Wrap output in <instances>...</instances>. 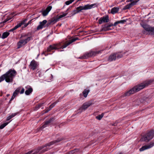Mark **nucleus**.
<instances>
[{
    "mask_svg": "<svg viewBox=\"0 0 154 154\" xmlns=\"http://www.w3.org/2000/svg\"><path fill=\"white\" fill-rule=\"evenodd\" d=\"M32 89L31 88L29 87L27 90L25 92V94L26 95H29L32 93Z\"/></svg>",
    "mask_w": 154,
    "mask_h": 154,
    "instance_id": "20",
    "label": "nucleus"
},
{
    "mask_svg": "<svg viewBox=\"0 0 154 154\" xmlns=\"http://www.w3.org/2000/svg\"><path fill=\"white\" fill-rule=\"evenodd\" d=\"M92 104V102L89 101L85 103L82 106L80 107L79 110L80 112H82L86 109L89 107Z\"/></svg>",
    "mask_w": 154,
    "mask_h": 154,
    "instance_id": "7",
    "label": "nucleus"
},
{
    "mask_svg": "<svg viewBox=\"0 0 154 154\" xmlns=\"http://www.w3.org/2000/svg\"><path fill=\"white\" fill-rule=\"evenodd\" d=\"M29 87V86H27L26 87V88H27V87L28 88V87Z\"/></svg>",
    "mask_w": 154,
    "mask_h": 154,
    "instance_id": "41",
    "label": "nucleus"
},
{
    "mask_svg": "<svg viewBox=\"0 0 154 154\" xmlns=\"http://www.w3.org/2000/svg\"><path fill=\"white\" fill-rule=\"evenodd\" d=\"M9 123L8 122H5L2 125L0 126V129H2L3 128H4L6 125H7L8 123Z\"/></svg>",
    "mask_w": 154,
    "mask_h": 154,
    "instance_id": "28",
    "label": "nucleus"
},
{
    "mask_svg": "<svg viewBox=\"0 0 154 154\" xmlns=\"http://www.w3.org/2000/svg\"><path fill=\"white\" fill-rule=\"evenodd\" d=\"M89 91L88 90H85L83 92V95L85 97H86Z\"/></svg>",
    "mask_w": 154,
    "mask_h": 154,
    "instance_id": "24",
    "label": "nucleus"
},
{
    "mask_svg": "<svg viewBox=\"0 0 154 154\" xmlns=\"http://www.w3.org/2000/svg\"><path fill=\"white\" fill-rule=\"evenodd\" d=\"M69 10V9H68L66 12L65 13H63L62 14L60 15H57V20H59L61 18L65 17L68 14V13L67 12V11Z\"/></svg>",
    "mask_w": 154,
    "mask_h": 154,
    "instance_id": "17",
    "label": "nucleus"
},
{
    "mask_svg": "<svg viewBox=\"0 0 154 154\" xmlns=\"http://www.w3.org/2000/svg\"><path fill=\"white\" fill-rule=\"evenodd\" d=\"M15 97L13 95L11 98V100H12L15 98Z\"/></svg>",
    "mask_w": 154,
    "mask_h": 154,
    "instance_id": "38",
    "label": "nucleus"
},
{
    "mask_svg": "<svg viewBox=\"0 0 154 154\" xmlns=\"http://www.w3.org/2000/svg\"><path fill=\"white\" fill-rule=\"evenodd\" d=\"M37 66V64L35 61L33 60L31 62L30 64V68L31 69L34 70L36 69Z\"/></svg>",
    "mask_w": 154,
    "mask_h": 154,
    "instance_id": "12",
    "label": "nucleus"
},
{
    "mask_svg": "<svg viewBox=\"0 0 154 154\" xmlns=\"http://www.w3.org/2000/svg\"><path fill=\"white\" fill-rule=\"evenodd\" d=\"M138 1L139 0H132L130 3L126 6V9H129L132 6L136 4Z\"/></svg>",
    "mask_w": 154,
    "mask_h": 154,
    "instance_id": "10",
    "label": "nucleus"
},
{
    "mask_svg": "<svg viewBox=\"0 0 154 154\" xmlns=\"http://www.w3.org/2000/svg\"><path fill=\"white\" fill-rule=\"evenodd\" d=\"M109 26H105L103 27L102 29V31H106L108 30L109 29Z\"/></svg>",
    "mask_w": 154,
    "mask_h": 154,
    "instance_id": "29",
    "label": "nucleus"
},
{
    "mask_svg": "<svg viewBox=\"0 0 154 154\" xmlns=\"http://www.w3.org/2000/svg\"><path fill=\"white\" fill-rule=\"evenodd\" d=\"M38 150L29 152L26 154H38Z\"/></svg>",
    "mask_w": 154,
    "mask_h": 154,
    "instance_id": "26",
    "label": "nucleus"
},
{
    "mask_svg": "<svg viewBox=\"0 0 154 154\" xmlns=\"http://www.w3.org/2000/svg\"><path fill=\"white\" fill-rule=\"evenodd\" d=\"M12 118V117H11L10 116H8L7 118V120H9L10 119H11Z\"/></svg>",
    "mask_w": 154,
    "mask_h": 154,
    "instance_id": "36",
    "label": "nucleus"
},
{
    "mask_svg": "<svg viewBox=\"0 0 154 154\" xmlns=\"http://www.w3.org/2000/svg\"><path fill=\"white\" fill-rule=\"evenodd\" d=\"M119 9L118 8L114 7L112 9L111 13L113 14H115L118 12Z\"/></svg>",
    "mask_w": 154,
    "mask_h": 154,
    "instance_id": "19",
    "label": "nucleus"
},
{
    "mask_svg": "<svg viewBox=\"0 0 154 154\" xmlns=\"http://www.w3.org/2000/svg\"><path fill=\"white\" fill-rule=\"evenodd\" d=\"M116 55H117V57L118 58H121V57L122 56V54H120L119 55V54H116Z\"/></svg>",
    "mask_w": 154,
    "mask_h": 154,
    "instance_id": "31",
    "label": "nucleus"
},
{
    "mask_svg": "<svg viewBox=\"0 0 154 154\" xmlns=\"http://www.w3.org/2000/svg\"><path fill=\"white\" fill-rule=\"evenodd\" d=\"M24 92V89L23 88L20 92V94H22Z\"/></svg>",
    "mask_w": 154,
    "mask_h": 154,
    "instance_id": "35",
    "label": "nucleus"
},
{
    "mask_svg": "<svg viewBox=\"0 0 154 154\" xmlns=\"http://www.w3.org/2000/svg\"><path fill=\"white\" fill-rule=\"evenodd\" d=\"M9 35V33L8 32H4L2 36V38L3 39H4L7 38Z\"/></svg>",
    "mask_w": 154,
    "mask_h": 154,
    "instance_id": "22",
    "label": "nucleus"
},
{
    "mask_svg": "<svg viewBox=\"0 0 154 154\" xmlns=\"http://www.w3.org/2000/svg\"><path fill=\"white\" fill-rule=\"evenodd\" d=\"M154 145V143L151 142L149 144L145 145L143 146L139 150L140 152L143 151L145 150L150 148H151L153 147Z\"/></svg>",
    "mask_w": 154,
    "mask_h": 154,
    "instance_id": "8",
    "label": "nucleus"
},
{
    "mask_svg": "<svg viewBox=\"0 0 154 154\" xmlns=\"http://www.w3.org/2000/svg\"><path fill=\"white\" fill-rule=\"evenodd\" d=\"M109 17L108 16H106L101 17L99 20L98 22L100 24L102 23H103L107 22L109 21Z\"/></svg>",
    "mask_w": 154,
    "mask_h": 154,
    "instance_id": "9",
    "label": "nucleus"
},
{
    "mask_svg": "<svg viewBox=\"0 0 154 154\" xmlns=\"http://www.w3.org/2000/svg\"><path fill=\"white\" fill-rule=\"evenodd\" d=\"M45 148H44V149L43 150H45Z\"/></svg>",
    "mask_w": 154,
    "mask_h": 154,
    "instance_id": "42",
    "label": "nucleus"
},
{
    "mask_svg": "<svg viewBox=\"0 0 154 154\" xmlns=\"http://www.w3.org/2000/svg\"><path fill=\"white\" fill-rule=\"evenodd\" d=\"M58 46V45L57 44L50 45L49 47L47 49V51H50L52 50L58 49L57 47Z\"/></svg>",
    "mask_w": 154,
    "mask_h": 154,
    "instance_id": "15",
    "label": "nucleus"
},
{
    "mask_svg": "<svg viewBox=\"0 0 154 154\" xmlns=\"http://www.w3.org/2000/svg\"><path fill=\"white\" fill-rule=\"evenodd\" d=\"M17 114V113H12L10 115V116L12 117V118L15 116Z\"/></svg>",
    "mask_w": 154,
    "mask_h": 154,
    "instance_id": "33",
    "label": "nucleus"
},
{
    "mask_svg": "<svg viewBox=\"0 0 154 154\" xmlns=\"http://www.w3.org/2000/svg\"><path fill=\"white\" fill-rule=\"evenodd\" d=\"M15 97L13 95L11 98V100H12L15 98Z\"/></svg>",
    "mask_w": 154,
    "mask_h": 154,
    "instance_id": "37",
    "label": "nucleus"
},
{
    "mask_svg": "<svg viewBox=\"0 0 154 154\" xmlns=\"http://www.w3.org/2000/svg\"><path fill=\"white\" fill-rule=\"evenodd\" d=\"M97 4L94 3L91 5L87 4L84 6H80L76 8L79 12L82 10H86L97 7Z\"/></svg>",
    "mask_w": 154,
    "mask_h": 154,
    "instance_id": "4",
    "label": "nucleus"
},
{
    "mask_svg": "<svg viewBox=\"0 0 154 154\" xmlns=\"http://www.w3.org/2000/svg\"><path fill=\"white\" fill-rule=\"evenodd\" d=\"M27 20L26 19H25L24 20H23L21 22V23L18 24L16 26H15L14 28L12 29H11V31H12L16 29L18 27H20L22 25L24 24V23L25 22H26L27 21Z\"/></svg>",
    "mask_w": 154,
    "mask_h": 154,
    "instance_id": "13",
    "label": "nucleus"
},
{
    "mask_svg": "<svg viewBox=\"0 0 154 154\" xmlns=\"http://www.w3.org/2000/svg\"><path fill=\"white\" fill-rule=\"evenodd\" d=\"M141 26L146 31L148 32L147 33H146L145 31H143V34H151L153 30H154V27H152L148 25L143 24H141Z\"/></svg>",
    "mask_w": 154,
    "mask_h": 154,
    "instance_id": "5",
    "label": "nucleus"
},
{
    "mask_svg": "<svg viewBox=\"0 0 154 154\" xmlns=\"http://www.w3.org/2000/svg\"><path fill=\"white\" fill-rule=\"evenodd\" d=\"M73 14H75L77 13H79V11H78L77 9V8H76V10H74L73 11Z\"/></svg>",
    "mask_w": 154,
    "mask_h": 154,
    "instance_id": "32",
    "label": "nucleus"
},
{
    "mask_svg": "<svg viewBox=\"0 0 154 154\" xmlns=\"http://www.w3.org/2000/svg\"><path fill=\"white\" fill-rule=\"evenodd\" d=\"M31 20H30L29 21L28 23L26 24L25 25H24V26L25 27H26L27 26H28L29 24H30V23H31Z\"/></svg>",
    "mask_w": 154,
    "mask_h": 154,
    "instance_id": "34",
    "label": "nucleus"
},
{
    "mask_svg": "<svg viewBox=\"0 0 154 154\" xmlns=\"http://www.w3.org/2000/svg\"><path fill=\"white\" fill-rule=\"evenodd\" d=\"M154 30H153V31L152 32L151 34L153 35H154Z\"/></svg>",
    "mask_w": 154,
    "mask_h": 154,
    "instance_id": "39",
    "label": "nucleus"
},
{
    "mask_svg": "<svg viewBox=\"0 0 154 154\" xmlns=\"http://www.w3.org/2000/svg\"><path fill=\"white\" fill-rule=\"evenodd\" d=\"M104 113H103L100 115H99L96 117V118L98 120H100L103 117Z\"/></svg>",
    "mask_w": 154,
    "mask_h": 154,
    "instance_id": "23",
    "label": "nucleus"
},
{
    "mask_svg": "<svg viewBox=\"0 0 154 154\" xmlns=\"http://www.w3.org/2000/svg\"><path fill=\"white\" fill-rule=\"evenodd\" d=\"M74 1V0H70L69 1H68L65 2V4L66 5H68L72 3Z\"/></svg>",
    "mask_w": 154,
    "mask_h": 154,
    "instance_id": "30",
    "label": "nucleus"
},
{
    "mask_svg": "<svg viewBox=\"0 0 154 154\" xmlns=\"http://www.w3.org/2000/svg\"><path fill=\"white\" fill-rule=\"evenodd\" d=\"M116 55L115 54H113L111 55L109 57V60L111 61L113 60H115L116 59Z\"/></svg>",
    "mask_w": 154,
    "mask_h": 154,
    "instance_id": "18",
    "label": "nucleus"
},
{
    "mask_svg": "<svg viewBox=\"0 0 154 154\" xmlns=\"http://www.w3.org/2000/svg\"><path fill=\"white\" fill-rule=\"evenodd\" d=\"M77 38H73L71 40H70L69 42H67L62 47V48H63L66 47L68 45L72 43L75 42L77 40Z\"/></svg>",
    "mask_w": 154,
    "mask_h": 154,
    "instance_id": "16",
    "label": "nucleus"
},
{
    "mask_svg": "<svg viewBox=\"0 0 154 154\" xmlns=\"http://www.w3.org/2000/svg\"><path fill=\"white\" fill-rule=\"evenodd\" d=\"M20 90V88H17L14 92L13 95L15 97L17 95V94L19 92Z\"/></svg>",
    "mask_w": 154,
    "mask_h": 154,
    "instance_id": "27",
    "label": "nucleus"
},
{
    "mask_svg": "<svg viewBox=\"0 0 154 154\" xmlns=\"http://www.w3.org/2000/svg\"><path fill=\"white\" fill-rule=\"evenodd\" d=\"M52 6H49L46 9V10L42 12V15L44 16H46L49 12L50 11L52 8Z\"/></svg>",
    "mask_w": 154,
    "mask_h": 154,
    "instance_id": "14",
    "label": "nucleus"
},
{
    "mask_svg": "<svg viewBox=\"0 0 154 154\" xmlns=\"http://www.w3.org/2000/svg\"><path fill=\"white\" fill-rule=\"evenodd\" d=\"M31 38L30 37H28L25 39H21L17 43L18 48H19L26 44L30 40Z\"/></svg>",
    "mask_w": 154,
    "mask_h": 154,
    "instance_id": "6",
    "label": "nucleus"
},
{
    "mask_svg": "<svg viewBox=\"0 0 154 154\" xmlns=\"http://www.w3.org/2000/svg\"><path fill=\"white\" fill-rule=\"evenodd\" d=\"M47 21L46 20H44L42 22H40V24L37 26V30L42 29L45 24L47 23Z\"/></svg>",
    "mask_w": 154,
    "mask_h": 154,
    "instance_id": "11",
    "label": "nucleus"
},
{
    "mask_svg": "<svg viewBox=\"0 0 154 154\" xmlns=\"http://www.w3.org/2000/svg\"><path fill=\"white\" fill-rule=\"evenodd\" d=\"M154 136V130H151L146 133V134L141 138V140L142 141H145L148 142L151 140Z\"/></svg>",
    "mask_w": 154,
    "mask_h": 154,
    "instance_id": "3",
    "label": "nucleus"
},
{
    "mask_svg": "<svg viewBox=\"0 0 154 154\" xmlns=\"http://www.w3.org/2000/svg\"><path fill=\"white\" fill-rule=\"evenodd\" d=\"M125 20H122L119 21H117L116 22H115L114 24L113 25V26H116L119 23H125Z\"/></svg>",
    "mask_w": 154,
    "mask_h": 154,
    "instance_id": "21",
    "label": "nucleus"
},
{
    "mask_svg": "<svg viewBox=\"0 0 154 154\" xmlns=\"http://www.w3.org/2000/svg\"><path fill=\"white\" fill-rule=\"evenodd\" d=\"M154 81L153 80H146L134 86L126 93V95L129 96L134 94L148 86Z\"/></svg>",
    "mask_w": 154,
    "mask_h": 154,
    "instance_id": "1",
    "label": "nucleus"
},
{
    "mask_svg": "<svg viewBox=\"0 0 154 154\" xmlns=\"http://www.w3.org/2000/svg\"><path fill=\"white\" fill-rule=\"evenodd\" d=\"M62 140V139L61 138L58 139L57 140H56L55 141L51 142L48 145V146H50L51 145L53 144L54 143H55L57 142H58Z\"/></svg>",
    "mask_w": 154,
    "mask_h": 154,
    "instance_id": "25",
    "label": "nucleus"
},
{
    "mask_svg": "<svg viewBox=\"0 0 154 154\" xmlns=\"http://www.w3.org/2000/svg\"><path fill=\"white\" fill-rule=\"evenodd\" d=\"M49 122H47L46 123L47 124H48V123H49Z\"/></svg>",
    "mask_w": 154,
    "mask_h": 154,
    "instance_id": "40",
    "label": "nucleus"
},
{
    "mask_svg": "<svg viewBox=\"0 0 154 154\" xmlns=\"http://www.w3.org/2000/svg\"><path fill=\"white\" fill-rule=\"evenodd\" d=\"M17 74L16 72L14 69H10L5 74L0 77V82L4 79L7 82H11Z\"/></svg>",
    "mask_w": 154,
    "mask_h": 154,
    "instance_id": "2",
    "label": "nucleus"
}]
</instances>
